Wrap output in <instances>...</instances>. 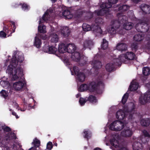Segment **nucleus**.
Wrapping results in <instances>:
<instances>
[{
    "mask_svg": "<svg viewBox=\"0 0 150 150\" xmlns=\"http://www.w3.org/2000/svg\"><path fill=\"white\" fill-rule=\"evenodd\" d=\"M24 60L22 54L13 57L10 64L8 67L6 72L8 74L11 75L13 79L16 80L19 78L23 73L22 69L20 67H17V65L18 62H21Z\"/></svg>",
    "mask_w": 150,
    "mask_h": 150,
    "instance_id": "obj_1",
    "label": "nucleus"
},
{
    "mask_svg": "<svg viewBox=\"0 0 150 150\" xmlns=\"http://www.w3.org/2000/svg\"><path fill=\"white\" fill-rule=\"evenodd\" d=\"M118 0H108V3H102L100 5V9L99 11H96L95 13L97 15L103 16L105 14L107 16L108 14H110L108 13L109 11V8L111 7V4H116L118 1Z\"/></svg>",
    "mask_w": 150,
    "mask_h": 150,
    "instance_id": "obj_2",
    "label": "nucleus"
},
{
    "mask_svg": "<svg viewBox=\"0 0 150 150\" xmlns=\"http://www.w3.org/2000/svg\"><path fill=\"white\" fill-rule=\"evenodd\" d=\"M103 20L101 18H98L96 19L95 24L92 25V30L97 35H104L106 33L105 32H103L99 27V26L103 24Z\"/></svg>",
    "mask_w": 150,
    "mask_h": 150,
    "instance_id": "obj_3",
    "label": "nucleus"
},
{
    "mask_svg": "<svg viewBox=\"0 0 150 150\" xmlns=\"http://www.w3.org/2000/svg\"><path fill=\"white\" fill-rule=\"evenodd\" d=\"M135 55L132 52H127L125 54H122L120 55L118 58L114 59V61L116 63L119 62H125L126 60H133Z\"/></svg>",
    "mask_w": 150,
    "mask_h": 150,
    "instance_id": "obj_4",
    "label": "nucleus"
},
{
    "mask_svg": "<svg viewBox=\"0 0 150 150\" xmlns=\"http://www.w3.org/2000/svg\"><path fill=\"white\" fill-rule=\"evenodd\" d=\"M125 124V123L118 121H115L110 124L109 128L112 130L119 131L123 129Z\"/></svg>",
    "mask_w": 150,
    "mask_h": 150,
    "instance_id": "obj_5",
    "label": "nucleus"
},
{
    "mask_svg": "<svg viewBox=\"0 0 150 150\" xmlns=\"http://www.w3.org/2000/svg\"><path fill=\"white\" fill-rule=\"evenodd\" d=\"M135 28L138 31L142 32H147L149 29L148 22H142L137 24Z\"/></svg>",
    "mask_w": 150,
    "mask_h": 150,
    "instance_id": "obj_6",
    "label": "nucleus"
},
{
    "mask_svg": "<svg viewBox=\"0 0 150 150\" xmlns=\"http://www.w3.org/2000/svg\"><path fill=\"white\" fill-rule=\"evenodd\" d=\"M123 130L121 132V135L124 137H131L133 134L131 127H130L125 124L123 128Z\"/></svg>",
    "mask_w": 150,
    "mask_h": 150,
    "instance_id": "obj_7",
    "label": "nucleus"
},
{
    "mask_svg": "<svg viewBox=\"0 0 150 150\" xmlns=\"http://www.w3.org/2000/svg\"><path fill=\"white\" fill-rule=\"evenodd\" d=\"M119 23L117 21L113 22L112 25L108 27V31L111 35L114 34L116 33L117 29L119 27Z\"/></svg>",
    "mask_w": 150,
    "mask_h": 150,
    "instance_id": "obj_8",
    "label": "nucleus"
},
{
    "mask_svg": "<svg viewBox=\"0 0 150 150\" xmlns=\"http://www.w3.org/2000/svg\"><path fill=\"white\" fill-rule=\"evenodd\" d=\"M140 103L142 104H144L150 101V91L146 92L143 96H142L139 98Z\"/></svg>",
    "mask_w": 150,
    "mask_h": 150,
    "instance_id": "obj_9",
    "label": "nucleus"
},
{
    "mask_svg": "<svg viewBox=\"0 0 150 150\" xmlns=\"http://www.w3.org/2000/svg\"><path fill=\"white\" fill-rule=\"evenodd\" d=\"M53 10L51 9L48 10L47 12L43 15L42 19H40L39 21V24H40L44 21H45L49 20V12L52 13Z\"/></svg>",
    "mask_w": 150,
    "mask_h": 150,
    "instance_id": "obj_10",
    "label": "nucleus"
},
{
    "mask_svg": "<svg viewBox=\"0 0 150 150\" xmlns=\"http://www.w3.org/2000/svg\"><path fill=\"white\" fill-rule=\"evenodd\" d=\"M127 48V45L125 43L122 42L117 43L116 46V49L122 52L126 51Z\"/></svg>",
    "mask_w": 150,
    "mask_h": 150,
    "instance_id": "obj_11",
    "label": "nucleus"
},
{
    "mask_svg": "<svg viewBox=\"0 0 150 150\" xmlns=\"http://www.w3.org/2000/svg\"><path fill=\"white\" fill-rule=\"evenodd\" d=\"M24 84L23 82L21 81H18L13 84V87L14 89L17 91L21 90L24 86Z\"/></svg>",
    "mask_w": 150,
    "mask_h": 150,
    "instance_id": "obj_12",
    "label": "nucleus"
},
{
    "mask_svg": "<svg viewBox=\"0 0 150 150\" xmlns=\"http://www.w3.org/2000/svg\"><path fill=\"white\" fill-rule=\"evenodd\" d=\"M60 16L61 17H64L65 18L70 19L73 17V15L70 14V13L68 10H65L64 12L60 13Z\"/></svg>",
    "mask_w": 150,
    "mask_h": 150,
    "instance_id": "obj_13",
    "label": "nucleus"
},
{
    "mask_svg": "<svg viewBox=\"0 0 150 150\" xmlns=\"http://www.w3.org/2000/svg\"><path fill=\"white\" fill-rule=\"evenodd\" d=\"M139 87V84L136 81L134 80L131 83L129 89L131 91L136 90Z\"/></svg>",
    "mask_w": 150,
    "mask_h": 150,
    "instance_id": "obj_14",
    "label": "nucleus"
},
{
    "mask_svg": "<svg viewBox=\"0 0 150 150\" xmlns=\"http://www.w3.org/2000/svg\"><path fill=\"white\" fill-rule=\"evenodd\" d=\"M44 51L50 54H54L57 51V49L56 47L53 46H51L49 47H47V49L44 48Z\"/></svg>",
    "mask_w": 150,
    "mask_h": 150,
    "instance_id": "obj_15",
    "label": "nucleus"
},
{
    "mask_svg": "<svg viewBox=\"0 0 150 150\" xmlns=\"http://www.w3.org/2000/svg\"><path fill=\"white\" fill-rule=\"evenodd\" d=\"M140 8L145 13L149 14L150 13V6L145 4H142L140 6Z\"/></svg>",
    "mask_w": 150,
    "mask_h": 150,
    "instance_id": "obj_16",
    "label": "nucleus"
},
{
    "mask_svg": "<svg viewBox=\"0 0 150 150\" xmlns=\"http://www.w3.org/2000/svg\"><path fill=\"white\" fill-rule=\"evenodd\" d=\"M50 41L52 43H56L58 42L59 40L58 36L56 34L52 33L50 35Z\"/></svg>",
    "mask_w": 150,
    "mask_h": 150,
    "instance_id": "obj_17",
    "label": "nucleus"
},
{
    "mask_svg": "<svg viewBox=\"0 0 150 150\" xmlns=\"http://www.w3.org/2000/svg\"><path fill=\"white\" fill-rule=\"evenodd\" d=\"M71 57L72 59L76 61H78L79 60L80 58L79 53L75 51L71 53Z\"/></svg>",
    "mask_w": 150,
    "mask_h": 150,
    "instance_id": "obj_18",
    "label": "nucleus"
},
{
    "mask_svg": "<svg viewBox=\"0 0 150 150\" xmlns=\"http://www.w3.org/2000/svg\"><path fill=\"white\" fill-rule=\"evenodd\" d=\"M116 117L119 120H122L125 117V114L123 111L120 110L117 112Z\"/></svg>",
    "mask_w": 150,
    "mask_h": 150,
    "instance_id": "obj_19",
    "label": "nucleus"
},
{
    "mask_svg": "<svg viewBox=\"0 0 150 150\" xmlns=\"http://www.w3.org/2000/svg\"><path fill=\"white\" fill-rule=\"evenodd\" d=\"M117 137V135H115L114 136H113L112 138L110 140L111 144L115 147H117L119 146L118 141L116 139Z\"/></svg>",
    "mask_w": 150,
    "mask_h": 150,
    "instance_id": "obj_20",
    "label": "nucleus"
},
{
    "mask_svg": "<svg viewBox=\"0 0 150 150\" xmlns=\"http://www.w3.org/2000/svg\"><path fill=\"white\" fill-rule=\"evenodd\" d=\"M67 52L70 53L75 52L76 49V47L73 44H69L67 45Z\"/></svg>",
    "mask_w": 150,
    "mask_h": 150,
    "instance_id": "obj_21",
    "label": "nucleus"
},
{
    "mask_svg": "<svg viewBox=\"0 0 150 150\" xmlns=\"http://www.w3.org/2000/svg\"><path fill=\"white\" fill-rule=\"evenodd\" d=\"M96 85L95 82H91L88 85V90L90 92H93L96 90Z\"/></svg>",
    "mask_w": 150,
    "mask_h": 150,
    "instance_id": "obj_22",
    "label": "nucleus"
},
{
    "mask_svg": "<svg viewBox=\"0 0 150 150\" xmlns=\"http://www.w3.org/2000/svg\"><path fill=\"white\" fill-rule=\"evenodd\" d=\"M96 56L94 57V59L91 62V64L93 65V67H96L97 68H99L101 67V63L100 62L96 60V59H97Z\"/></svg>",
    "mask_w": 150,
    "mask_h": 150,
    "instance_id": "obj_23",
    "label": "nucleus"
},
{
    "mask_svg": "<svg viewBox=\"0 0 150 150\" xmlns=\"http://www.w3.org/2000/svg\"><path fill=\"white\" fill-rule=\"evenodd\" d=\"M67 45L64 44H61L59 45L58 50L59 52L63 53L67 52Z\"/></svg>",
    "mask_w": 150,
    "mask_h": 150,
    "instance_id": "obj_24",
    "label": "nucleus"
},
{
    "mask_svg": "<svg viewBox=\"0 0 150 150\" xmlns=\"http://www.w3.org/2000/svg\"><path fill=\"white\" fill-rule=\"evenodd\" d=\"M132 147L133 150H140L141 149L142 146L140 142H135L133 144Z\"/></svg>",
    "mask_w": 150,
    "mask_h": 150,
    "instance_id": "obj_25",
    "label": "nucleus"
},
{
    "mask_svg": "<svg viewBox=\"0 0 150 150\" xmlns=\"http://www.w3.org/2000/svg\"><path fill=\"white\" fill-rule=\"evenodd\" d=\"M133 25V23L131 22H126L124 24L123 28L125 30H128L131 29Z\"/></svg>",
    "mask_w": 150,
    "mask_h": 150,
    "instance_id": "obj_26",
    "label": "nucleus"
},
{
    "mask_svg": "<svg viewBox=\"0 0 150 150\" xmlns=\"http://www.w3.org/2000/svg\"><path fill=\"white\" fill-rule=\"evenodd\" d=\"M141 125L143 126H147L150 124V119L146 118L143 119L141 121Z\"/></svg>",
    "mask_w": 150,
    "mask_h": 150,
    "instance_id": "obj_27",
    "label": "nucleus"
},
{
    "mask_svg": "<svg viewBox=\"0 0 150 150\" xmlns=\"http://www.w3.org/2000/svg\"><path fill=\"white\" fill-rule=\"evenodd\" d=\"M61 32L64 36H67L70 33V30L68 28L63 27L62 29H61Z\"/></svg>",
    "mask_w": 150,
    "mask_h": 150,
    "instance_id": "obj_28",
    "label": "nucleus"
},
{
    "mask_svg": "<svg viewBox=\"0 0 150 150\" xmlns=\"http://www.w3.org/2000/svg\"><path fill=\"white\" fill-rule=\"evenodd\" d=\"M143 133L144 136V137L142 136V138L140 139V140L142 142L144 143H145L146 142L145 137H150V135L148 133V132L146 130H144L143 131Z\"/></svg>",
    "mask_w": 150,
    "mask_h": 150,
    "instance_id": "obj_29",
    "label": "nucleus"
},
{
    "mask_svg": "<svg viewBox=\"0 0 150 150\" xmlns=\"http://www.w3.org/2000/svg\"><path fill=\"white\" fill-rule=\"evenodd\" d=\"M77 78L78 81L83 82L85 80V76L84 74L80 72L79 74L77 75Z\"/></svg>",
    "mask_w": 150,
    "mask_h": 150,
    "instance_id": "obj_30",
    "label": "nucleus"
},
{
    "mask_svg": "<svg viewBox=\"0 0 150 150\" xmlns=\"http://www.w3.org/2000/svg\"><path fill=\"white\" fill-rule=\"evenodd\" d=\"M144 38V36L142 34L136 35L134 37V40L137 41H140L143 40Z\"/></svg>",
    "mask_w": 150,
    "mask_h": 150,
    "instance_id": "obj_31",
    "label": "nucleus"
},
{
    "mask_svg": "<svg viewBox=\"0 0 150 150\" xmlns=\"http://www.w3.org/2000/svg\"><path fill=\"white\" fill-rule=\"evenodd\" d=\"M38 35L35 38L34 45L37 48L40 47L41 44V40L39 39L38 37Z\"/></svg>",
    "mask_w": 150,
    "mask_h": 150,
    "instance_id": "obj_32",
    "label": "nucleus"
},
{
    "mask_svg": "<svg viewBox=\"0 0 150 150\" xmlns=\"http://www.w3.org/2000/svg\"><path fill=\"white\" fill-rule=\"evenodd\" d=\"M82 28L83 31H88L91 30H92V26L91 27L88 24L86 23H83V25Z\"/></svg>",
    "mask_w": 150,
    "mask_h": 150,
    "instance_id": "obj_33",
    "label": "nucleus"
},
{
    "mask_svg": "<svg viewBox=\"0 0 150 150\" xmlns=\"http://www.w3.org/2000/svg\"><path fill=\"white\" fill-rule=\"evenodd\" d=\"M114 68V65L112 63H110L106 64L105 68L106 70L109 72L112 71Z\"/></svg>",
    "mask_w": 150,
    "mask_h": 150,
    "instance_id": "obj_34",
    "label": "nucleus"
},
{
    "mask_svg": "<svg viewBox=\"0 0 150 150\" xmlns=\"http://www.w3.org/2000/svg\"><path fill=\"white\" fill-rule=\"evenodd\" d=\"M38 31L40 33H45L46 32V27L44 25H39L38 26Z\"/></svg>",
    "mask_w": 150,
    "mask_h": 150,
    "instance_id": "obj_35",
    "label": "nucleus"
},
{
    "mask_svg": "<svg viewBox=\"0 0 150 150\" xmlns=\"http://www.w3.org/2000/svg\"><path fill=\"white\" fill-rule=\"evenodd\" d=\"M83 45L84 48H86L93 45V43L90 40H86L83 42Z\"/></svg>",
    "mask_w": 150,
    "mask_h": 150,
    "instance_id": "obj_36",
    "label": "nucleus"
},
{
    "mask_svg": "<svg viewBox=\"0 0 150 150\" xmlns=\"http://www.w3.org/2000/svg\"><path fill=\"white\" fill-rule=\"evenodd\" d=\"M88 85L86 84H83L80 86L79 90L81 91H83L88 90Z\"/></svg>",
    "mask_w": 150,
    "mask_h": 150,
    "instance_id": "obj_37",
    "label": "nucleus"
},
{
    "mask_svg": "<svg viewBox=\"0 0 150 150\" xmlns=\"http://www.w3.org/2000/svg\"><path fill=\"white\" fill-rule=\"evenodd\" d=\"M143 73L145 76H147L150 74L149 69L148 67H144L143 68Z\"/></svg>",
    "mask_w": 150,
    "mask_h": 150,
    "instance_id": "obj_38",
    "label": "nucleus"
},
{
    "mask_svg": "<svg viewBox=\"0 0 150 150\" xmlns=\"http://www.w3.org/2000/svg\"><path fill=\"white\" fill-rule=\"evenodd\" d=\"M108 42L105 39H103L102 43L101 45L102 48L105 50L108 47Z\"/></svg>",
    "mask_w": 150,
    "mask_h": 150,
    "instance_id": "obj_39",
    "label": "nucleus"
},
{
    "mask_svg": "<svg viewBox=\"0 0 150 150\" xmlns=\"http://www.w3.org/2000/svg\"><path fill=\"white\" fill-rule=\"evenodd\" d=\"M129 6L127 5H123L119 8V10L120 11H124L128 10Z\"/></svg>",
    "mask_w": 150,
    "mask_h": 150,
    "instance_id": "obj_40",
    "label": "nucleus"
},
{
    "mask_svg": "<svg viewBox=\"0 0 150 150\" xmlns=\"http://www.w3.org/2000/svg\"><path fill=\"white\" fill-rule=\"evenodd\" d=\"M0 94L1 96L5 98H6L8 96V93L7 91L3 90L0 92Z\"/></svg>",
    "mask_w": 150,
    "mask_h": 150,
    "instance_id": "obj_41",
    "label": "nucleus"
},
{
    "mask_svg": "<svg viewBox=\"0 0 150 150\" xmlns=\"http://www.w3.org/2000/svg\"><path fill=\"white\" fill-rule=\"evenodd\" d=\"M21 146V145L19 144L15 143L13 144L12 148H11L9 150H17Z\"/></svg>",
    "mask_w": 150,
    "mask_h": 150,
    "instance_id": "obj_42",
    "label": "nucleus"
},
{
    "mask_svg": "<svg viewBox=\"0 0 150 150\" xmlns=\"http://www.w3.org/2000/svg\"><path fill=\"white\" fill-rule=\"evenodd\" d=\"M88 100L92 103H95L97 101L96 97L93 96H90L88 98Z\"/></svg>",
    "mask_w": 150,
    "mask_h": 150,
    "instance_id": "obj_43",
    "label": "nucleus"
},
{
    "mask_svg": "<svg viewBox=\"0 0 150 150\" xmlns=\"http://www.w3.org/2000/svg\"><path fill=\"white\" fill-rule=\"evenodd\" d=\"M33 143L36 147H39L40 145V142L39 140L37 139H35L33 141Z\"/></svg>",
    "mask_w": 150,
    "mask_h": 150,
    "instance_id": "obj_44",
    "label": "nucleus"
},
{
    "mask_svg": "<svg viewBox=\"0 0 150 150\" xmlns=\"http://www.w3.org/2000/svg\"><path fill=\"white\" fill-rule=\"evenodd\" d=\"M128 94L127 93H126L123 96L122 100L123 104H125L126 102L127 99L128 97Z\"/></svg>",
    "mask_w": 150,
    "mask_h": 150,
    "instance_id": "obj_45",
    "label": "nucleus"
},
{
    "mask_svg": "<svg viewBox=\"0 0 150 150\" xmlns=\"http://www.w3.org/2000/svg\"><path fill=\"white\" fill-rule=\"evenodd\" d=\"M121 13H120L117 14V16L119 20L123 19L124 20L126 18V17L125 16L122 15Z\"/></svg>",
    "mask_w": 150,
    "mask_h": 150,
    "instance_id": "obj_46",
    "label": "nucleus"
},
{
    "mask_svg": "<svg viewBox=\"0 0 150 150\" xmlns=\"http://www.w3.org/2000/svg\"><path fill=\"white\" fill-rule=\"evenodd\" d=\"M87 101V100L83 98H81L79 100V102L81 105H83Z\"/></svg>",
    "mask_w": 150,
    "mask_h": 150,
    "instance_id": "obj_47",
    "label": "nucleus"
},
{
    "mask_svg": "<svg viewBox=\"0 0 150 150\" xmlns=\"http://www.w3.org/2000/svg\"><path fill=\"white\" fill-rule=\"evenodd\" d=\"M52 147V143L51 142H49L47 144V148L50 150Z\"/></svg>",
    "mask_w": 150,
    "mask_h": 150,
    "instance_id": "obj_48",
    "label": "nucleus"
},
{
    "mask_svg": "<svg viewBox=\"0 0 150 150\" xmlns=\"http://www.w3.org/2000/svg\"><path fill=\"white\" fill-rule=\"evenodd\" d=\"M73 70L75 74L77 76L79 74V70L77 67L75 66L74 67Z\"/></svg>",
    "mask_w": 150,
    "mask_h": 150,
    "instance_id": "obj_49",
    "label": "nucleus"
},
{
    "mask_svg": "<svg viewBox=\"0 0 150 150\" xmlns=\"http://www.w3.org/2000/svg\"><path fill=\"white\" fill-rule=\"evenodd\" d=\"M2 129H3L4 131L6 132H9L11 130L9 127L6 126H2Z\"/></svg>",
    "mask_w": 150,
    "mask_h": 150,
    "instance_id": "obj_50",
    "label": "nucleus"
},
{
    "mask_svg": "<svg viewBox=\"0 0 150 150\" xmlns=\"http://www.w3.org/2000/svg\"><path fill=\"white\" fill-rule=\"evenodd\" d=\"M29 7L27 4H24L22 6V8L24 11L27 10Z\"/></svg>",
    "mask_w": 150,
    "mask_h": 150,
    "instance_id": "obj_51",
    "label": "nucleus"
},
{
    "mask_svg": "<svg viewBox=\"0 0 150 150\" xmlns=\"http://www.w3.org/2000/svg\"><path fill=\"white\" fill-rule=\"evenodd\" d=\"M6 33L3 31L0 32V37L1 38H5L6 37Z\"/></svg>",
    "mask_w": 150,
    "mask_h": 150,
    "instance_id": "obj_52",
    "label": "nucleus"
},
{
    "mask_svg": "<svg viewBox=\"0 0 150 150\" xmlns=\"http://www.w3.org/2000/svg\"><path fill=\"white\" fill-rule=\"evenodd\" d=\"M9 139H16L15 134L14 133H13L10 134V135L9 137Z\"/></svg>",
    "mask_w": 150,
    "mask_h": 150,
    "instance_id": "obj_53",
    "label": "nucleus"
},
{
    "mask_svg": "<svg viewBox=\"0 0 150 150\" xmlns=\"http://www.w3.org/2000/svg\"><path fill=\"white\" fill-rule=\"evenodd\" d=\"M41 38L44 40H46L48 39V38L46 35H44L41 37Z\"/></svg>",
    "mask_w": 150,
    "mask_h": 150,
    "instance_id": "obj_54",
    "label": "nucleus"
},
{
    "mask_svg": "<svg viewBox=\"0 0 150 150\" xmlns=\"http://www.w3.org/2000/svg\"><path fill=\"white\" fill-rule=\"evenodd\" d=\"M128 107L129 108H130L131 107H132V110L134 108V104L132 103H131L129 105Z\"/></svg>",
    "mask_w": 150,
    "mask_h": 150,
    "instance_id": "obj_55",
    "label": "nucleus"
},
{
    "mask_svg": "<svg viewBox=\"0 0 150 150\" xmlns=\"http://www.w3.org/2000/svg\"><path fill=\"white\" fill-rule=\"evenodd\" d=\"M88 132V130H85L84 131L83 133L85 134L84 137H85L88 138V136L87 135L88 133L87 132Z\"/></svg>",
    "mask_w": 150,
    "mask_h": 150,
    "instance_id": "obj_56",
    "label": "nucleus"
},
{
    "mask_svg": "<svg viewBox=\"0 0 150 150\" xmlns=\"http://www.w3.org/2000/svg\"><path fill=\"white\" fill-rule=\"evenodd\" d=\"M11 24L13 25V28L14 29L13 30V32H15V30L16 28V27L15 26V23L14 22H13V21H11Z\"/></svg>",
    "mask_w": 150,
    "mask_h": 150,
    "instance_id": "obj_57",
    "label": "nucleus"
},
{
    "mask_svg": "<svg viewBox=\"0 0 150 150\" xmlns=\"http://www.w3.org/2000/svg\"><path fill=\"white\" fill-rule=\"evenodd\" d=\"M97 85L100 86H103V83L101 81H100V82H98Z\"/></svg>",
    "mask_w": 150,
    "mask_h": 150,
    "instance_id": "obj_58",
    "label": "nucleus"
},
{
    "mask_svg": "<svg viewBox=\"0 0 150 150\" xmlns=\"http://www.w3.org/2000/svg\"><path fill=\"white\" fill-rule=\"evenodd\" d=\"M12 114L13 115L15 116L16 118H18L19 117H18V115H16V112H12Z\"/></svg>",
    "mask_w": 150,
    "mask_h": 150,
    "instance_id": "obj_59",
    "label": "nucleus"
},
{
    "mask_svg": "<svg viewBox=\"0 0 150 150\" xmlns=\"http://www.w3.org/2000/svg\"><path fill=\"white\" fill-rule=\"evenodd\" d=\"M141 0H133V1L135 3H137Z\"/></svg>",
    "mask_w": 150,
    "mask_h": 150,
    "instance_id": "obj_60",
    "label": "nucleus"
},
{
    "mask_svg": "<svg viewBox=\"0 0 150 150\" xmlns=\"http://www.w3.org/2000/svg\"><path fill=\"white\" fill-rule=\"evenodd\" d=\"M29 150H37L36 148L34 147H33L30 148Z\"/></svg>",
    "mask_w": 150,
    "mask_h": 150,
    "instance_id": "obj_61",
    "label": "nucleus"
},
{
    "mask_svg": "<svg viewBox=\"0 0 150 150\" xmlns=\"http://www.w3.org/2000/svg\"><path fill=\"white\" fill-rule=\"evenodd\" d=\"M119 150H128L126 148L123 147L122 148L120 149Z\"/></svg>",
    "mask_w": 150,
    "mask_h": 150,
    "instance_id": "obj_62",
    "label": "nucleus"
},
{
    "mask_svg": "<svg viewBox=\"0 0 150 150\" xmlns=\"http://www.w3.org/2000/svg\"><path fill=\"white\" fill-rule=\"evenodd\" d=\"M5 83V82H4V81H1L0 83L1 85H2L4 83Z\"/></svg>",
    "mask_w": 150,
    "mask_h": 150,
    "instance_id": "obj_63",
    "label": "nucleus"
},
{
    "mask_svg": "<svg viewBox=\"0 0 150 150\" xmlns=\"http://www.w3.org/2000/svg\"><path fill=\"white\" fill-rule=\"evenodd\" d=\"M94 150H101V149L98 148H95Z\"/></svg>",
    "mask_w": 150,
    "mask_h": 150,
    "instance_id": "obj_64",
    "label": "nucleus"
}]
</instances>
